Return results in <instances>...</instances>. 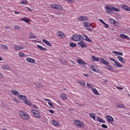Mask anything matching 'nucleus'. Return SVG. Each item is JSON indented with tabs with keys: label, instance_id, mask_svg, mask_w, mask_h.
<instances>
[{
	"label": "nucleus",
	"instance_id": "nucleus-27",
	"mask_svg": "<svg viewBox=\"0 0 130 130\" xmlns=\"http://www.w3.org/2000/svg\"><path fill=\"white\" fill-rule=\"evenodd\" d=\"M92 90V92L93 93L95 94V95H100V94L99 93V92H98V90H97V89H96V88H91Z\"/></svg>",
	"mask_w": 130,
	"mask_h": 130
},
{
	"label": "nucleus",
	"instance_id": "nucleus-17",
	"mask_svg": "<svg viewBox=\"0 0 130 130\" xmlns=\"http://www.w3.org/2000/svg\"><path fill=\"white\" fill-rule=\"evenodd\" d=\"M117 58H118V60L122 63H125V60L123 59L122 57L119 56H118Z\"/></svg>",
	"mask_w": 130,
	"mask_h": 130
},
{
	"label": "nucleus",
	"instance_id": "nucleus-13",
	"mask_svg": "<svg viewBox=\"0 0 130 130\" xmlns=\"http://www.w3.org/2000/svg\"><path fill=\"white\" fill-rule=\"evenodd\" d=\"M1 68L2 70H11V67L7 64H2Z\"/></svg>",
	"mask_w": 130,
	"mask_h": 130
},
{
	"label": "nucleus",
	"instance_id": "nucleus-8",
	"mask_svg": "<svg viewBox=\"0 0 130 130\" xmlns=\"http://www.w3.org/2000/svg\"><path fill=\"white\" fill-rule=\"evenodd\" d=\"M106 118L109 122H113L114 121V119L111 116L107 115L106 116Z\"/></svg>",
	"mask_w": 130,
	"mask_h": 130
},
{
	"label": "nucleus",
	"instance_id": "nucleus-45",
	"mask_svg": "<svg viewBox=\"0 0 130 130\" xmlns=\"http://www.w3.org/2000/svg\"><path fill=\"white\" fill-rule=\"evenodd\" d=\"M36 86L37 88H41V87H43V86H42V84L41 83L38 84L36 85Z\"/></svg>",
	"mask_w": 130,
	"mask_h": 130
},
{
	"label": "nucleus",
	"instance_id": "nucleus-35",
	"mask_svg": "<svg viewBox=\"0 0 130 130\" xmlns=\"http://www.w3.org/2000/svg\"><path fill=\"white\" fill-rule=\"evenodd\" d=\"M111 8H112L113 11H114V12H120V9H119V8H116L113 6H111Z\"/></svg>",
	"mask_w": 130,
	"mask_h": 130
},
{
	"label": "nucleus",
	"instance_id": "nucleus-4",
	"mask_svg": "<svg viewBox=\"0 0 130 130\" xmlns=\"http://www.w3.org/2000/svg\"><path fill=\"white\" fill-rule=\"evenodd\" d=\"M74 124L77 125V126H79V127H84V126H85V124H84L83 122L80 121L78 120H75L74 121Z\"/></svg>",
	"mask_w": 130,
	"mask_h": 130
},
{
	"label": "nucleus",
	"instance_id": "nucleus-43",
	"mask_svg": "<svg viewBox=\"0 0 130 130\" xmlns=\"http://www.w3.org/2000/svg\"><path fill=\"white\" fill-rule=\"evenodd\" d=\"M109 22H110L111 24H113L115 21V20L112 19V18H109Z\"/></svg>",
	"mask_w": 130,
	"mask_h": 130
},
{
	"label": "nucleus",
	"instance_id": "nucleus-40",
	"mask_svg": "<svg viewBox=\"0 0 130 130\" xmlns=\"http://www.w3.org/2000/svg\"><path fill=\"white\" fill-rule=\"evenodd\" d=\"M18 55H19V56H21V57L26 56V54H25V53H23L22 52H20L18 53Z\"/></svg>",
	"mask_w": 130,
	"mask_h": 130
},
{
	"label": "nucleus",
	"instance_id": "nucleus-2",
	"mask_svg": "<svg viewBox=\"0 0 130 130\" xmlns=\"http://www.w3.org/2000/svg\"><path fill=\"white\" fill-rule=\"evenodd\" d=\"M19 114L22 119H24L25 120H28L30 117L27 113L23 112V111H20L19 112Z\"/></svg>",
	"mask_w": 130,
	"mask_h": 130
},
{
	"label": "nucleus",
	"instance_id": "nucleus-29",
	"mask_svg": "<svg viewBox=\"0 0 130 130\" xmlns=\"http://www.w3.org/2000/svg\"><path fill=\"white\" fill-rule=\"evenodd\" d=\"M11 92L12 94H13V95H15V96L17 95H19V94H20V93H19L18 91L17 90H12L11 91Z\"/></svg>",
	"mask_w": 130,
	"mask_h": 130
},
{
	"label": "nucleus",
	"instance_id": "nucleus-20",
	"mask_svg": "<svg viewBox=\"0 0 130 130\" xmlns=\"http://www.w3.org/2000/svg\"><path fill=\"white\" fill-rule=\"evenodd\" d=\"M83 26H84V27H86V28H89V27H91L92 25L90 23H88L87 22H85L83 23Z\"/></svg>",
	"mask_w": 130,
	"mask_h": 130
},
{
	"label": "nucleus",
	"instance_id": "nucleus-50",
	"mask_svg": "<svg viewBox=\"0 0 130 130\" xmlns=\"http://www.w3.org/2000/svg\"><path fill=\"white\" fill-rule=\"evenodd\" d=\"M31 107L32 108H35V109H38V107H36L35 105L32 104L31 107Z\"/></svg>",
	"mask_w": 130,
	"mask_h": 130
},
{
	"label": "nucleus",
	"instance_id": "nucleus-14",
	"mask_svg": "<svg viewBox=\"0 0 130 130\" xmlns=\"http://www.w3.org/2000/svg\"><path fill=\"white\" fill-rule=\"evenodd\" d=\"M121 8L125 11H128V12H130V7L126 6L125 5H121Z\"/></svg>",
	"mask_w": 130,
	"mask_h": 130
},
{
	"label": "nucleus",
	"instance_id": "nucleus-63",
	"mask_svg": "<svg viewBox=\"0 0 130 130\" xmlns=\"http://www.w3.org/2000/svg\"><path fill=\"white\" fill-rule=\"evenodd\" d=\"M3 77H4V75H3V74L0 73V79H2V78H3Z\"/></svg>",
	"mask_w": 130,
	"mask_h": 130
},
{
	"label": "nucleus",
	"instance_id": "nucleus-26",
	"mask_svg": "<svg viewBox=\"0 0 130 130\" xmlns=\"http://www.w3.org/2000/svg\"><path fill=\"white\" fill-rule=\"evenodd\" d=\"M112 52L114 54H116V55H121V56H122L123 55V54H122V52H118V51H114Z\"/></svg>",
	"mask_w": 130,
	"mask_h": 130
},
{
	"label": "nucleus",
	"instance_id": "nucleus-25",
	"mask_svg": "<svg viewBox=\"0 0 130 130\" xmlns=\"http://www.w3.org/2000/svg\"><path fill=\"white\" fill-rule=\"evenodd\" d=\"M25 104H26L28 106H30V107H32V103H31V101L26 100L25 102H24Z\"/></svg>",
	"mask_w": 130,
	"mask_h": 130
},
{
	"label": "nucleus",
	"instance_id": "nucleus-32",
	"mask_svg": "<svg viewBox=\"0 0 130 130\" xmlns=\"http://www.w3.org/2000/svg\"><path fill=\"white\" fill-rule=\"evenodd\" d=\"M32 38L35 39V38H37V37L35 36V35H34V34H33L32 32H30L29 34V39H31Z\"/></svg>",
	"mask_w": 130,
	"mask_h": 130
},
{
	"label": "nucleus",
	"instance_id": "nucleus-19",
	"mask_svg": "<svg viewBox=\"0 0 130 130\" xmlns=\"http://www.w3.org/2000/svg\"><path fill=\"white\" fill-rule=\"evenodd\" d=\"M58 36L60 37V38H65L66 35H64V34L63 32H58Z\"/></svg>",
	"mask_w": 130,
	"mask_h": 130
},
{
	"label": "nucleus",
	"instance_id": "nucleus-23",
	"mask_svg": "<svg viewBox=\"0 0 130 130\" xmlns=\"http://www.w3.org/2000/svg\"><path fill=\"white\" fill-rule=\"evenodd\" d=\"M91 58L93 61H99V60H100V58L98 57H96L94 55L92 56Z\"/></svg>",
	"mask_w": 130,
	"mask_h": 130
},
{
	"label": "nucleus",
	"instance_id": "nucleus-55",
	"mask_svg": "<svg viewBox=\"0 0 130 130\" xmlns=\"http://www.w3.org/2000/svg\"><path fill=\"white\" fill-rule=\"evenodd\" d=\"M48 104H49V106H51V107H53V104H52V103L49 102Z\"/></svg>",
	"mask_w": 130,
	"mask_h": 130
},
{
	"label": "nucleus",
	"instance_id": "nucleus-31",
	"mask_svg": "<svg viewBox=\"0 0 130 130\" xmlns=\"http://www.w3.org/2000/svg\"><path fill=\"white\" fill-rule=\"evenodd\" d=\"M22 21H23L24 22H25V23H30V20L29 19L24 17L21 18Z\"/></svg>",
	"mask_w": 130,
	"mask_h": 130
},
{
	"label": "nucleus",
	"instance_id": "nucleus-10",
	"mask_svg": "<svg viewBox=\"0 0 130 130\" xmlns=\"http://www.w3.org/2000/svg\"><path fill=\"white\" fill-rule=\"evenodd\" d=\"M100 63H103V64H106L107 66H108V64H109V62H108V61L107 60H105L103 58H101L100 59Z\"/></svg>",
	"mask_w": 130,
	"mask_h": 130
},
{
	"label": "nucleus",
	"instance_id": "nucleus-49",
	"mask_svg": "<svg viewBox=\"0 0 130 130\" xmlns=\"http://www.w3.org/2000/svg\"><path fill=\"white\" fill-rule=\"evenodd\" d=\"M21 5H27V4H28V2H26V1H22L20 3Z\"/></svg>",
	"mask_w": 130,
	"mask_h": 130
},
{
	"label": "nucleus",
	"instance_id": "nucleus-24",
	"mask_svg": "<svg viewBox=\"0 0 130 130\" xmlns=\"http://www.w3.org/2000/svg\"><path fill=\"white\" fill-rule=\"evenodd\" d=\"M77 82L79 85H81V86H82L83 87L86 85V82H85V81L79 80Z\"/></svg>",
	"mask_w": 130,
	"mask_h": 130
},
{
	"label": "nucleus",
	"instance_id": "nucleus-39",
	"mask_svg": "<svg viewBox=\"0 0 130 130\" xmlns=\"http://www.w3.org/2000/svg\"><path fill=\"white\" fill-rule=\"evenodd\" d=\"M37 47L38 48H39V49L41 50L42 51H43V50H46V49L44 48V47H43L42 46L39 45H37Z\"/></svg>",
	"mask_w": 130,
	"mask_h": 130
},
{
	"label": "nucleus",
	"instance_id": "nucleus-12",
	"mask_svg": "<svg viewBox=\"0 0 130 130\" xmlns=\"http://www.w3.org/2000/svg\"><path fill=\"white\" fill-rule=\"evenodd\" d=\"M78 43L80 45V46L82 47V48H87V45L85 44V42L81 41V42H78Z\"/></svg>",
	"mask_w": 130,
	"mask_h": 130
},
{
	"label": "nucleus",
	"instance_id": "nucleus-11",
	"mask_svg": "<svg viewBox=\"0 0 130 130\" xmlns=\"http://www.w3.org/2000/svg\"><path fill=\"white\" fill-rule=\"evenodd\" d=\"M88 18L87 16H81L78 18L79 21H88Z\"/></svg>",
	"mask_w": 130,
	"mask_h": 130
},
{
	"label": "nucleus",
	"instance_id": "nucleus-18",
	"mask_svg": "<svg viewBox=\"0 0 130 130\" xmlns=\"http://www.w3.org/2000/svg\"><path fill=\"white\" fill-rule=\"evenodd\" d=\"M91 70L92 71H93V72H95V73H98L99 72L98 68H97V67L96 66H92L91 67Z\"/></svg>",
	"mask_w": 130,
	"mask_h": 130
},
{
	"label": "nucleus",
	"instance_id": "nucleus-6",
	"mask_svg": "<svg viewBox=\"0 0 130 130\" xmlns=\"http://www.w3.org/2000/svg\"><path fill=\"white\" fill-rule=\"evenodd\" d=\"M105 9H107L106 11V13H107V14H110L113 12L111 7H110L109 6H106Z\"/></svg>",
	"mask_w": 130,
	"mask_h": 130
},
{
	"label": "nucleus",
	"instance_id": "nucleus-16",
	"mask_svg": "<svg viewBox=\"0 0 130 130\" xmlns=\"http://www.w3.org/2000/svg\"><path fill=\"white\" fill-rule=\"evenodd\" d=\"M120 37L122 39H127V40H130L129 37L128 36L124 35V34H121L120 35Z\"/></svg>",
	"mask_w": 130,
	"mask_h": 130
},
{
	"label": "nucleus",
	"instance_id": "nucleus-64",
	"mask_svg": "<svg viewBox=\"0 0 130 130\" xmlns=\"http://www.w3.org/2000/svg\"><path fill=\"white\" fill-rule=\"evenodd\" d=\"M83 75L84 76H85V77H89V74H84Z\"/></svg>",
	"mask_w": 130,
	"mask_h": 130
},
{
	"label": "nucleus",
	"instance_id": "nucleus-58",
	"mask_svg": "<svg viewBox=\"0 0 130 130\" xmlns=\"http://www.w3.org/2000/svg\"><path fill=\"white\" fill-rule=\"evenodd\" d=\"M100 122H101L102 123H105V121H104L103 119H101Z\"/></svg>",
	"mask_w": 130,
	"mask_h": 130
},
{
	"label": "nucleus",
	"instance_id": "nucleus-44",
	"mask_svg": "<svg viewBox=\"0 0 130 130\" xmlns=\"http://www.w3.org/2000/svg\"><path fill=\"white\" fill-rule=\"evenodd\" d=\"M114 26H119V23H118V22L116 21L115 20V21L114 22V23H113Z\"/></svg>",
	"mask_w": 130,
	"mask_h": 130
},
{
	"label": "nucleus",
	"instance_id": "nucleus-22",
	"mask_svg": "<svg viewBox=\"0 0 130 130\" xmlns=\"http://www.w3.org/2000/svg\"><path fill=\"white\" fill-rule=\"evenodd\" d=\"M42 41L44 42V43L46 44V45H48V46H51V44H50V42L45 39L43 40Z\"/></svg>",
	"mask_w": 130,
	"mask_h": 130
},
{
	"label": "nucleus",
	"instance_id": "nucleus-1",
	"mask_svg": "<svg viewBox=\"0 0 130 130\" xmlns=\"http://www.w3.org/2000/svg\"><path fill=\"white\" fill-rule=\"evenodd\" d=\"M73 41H84V37L81 35H75L71 37Z\"/></svg>",
	"mask_w": 130,
	"mask_h": 130
},
{
	"label": "nucleus",
	"instance_id": "nucleus-9",
	"mask_svg": "<svg viewBox=\"0 0 130 130\" xmlns=\"http://www.w3.org/2000/svg\"><path fill=\"white\" fill-rule=\"evenodd\" d=\"M77 62L81 66H86V64H87V63L81 59H78L77 60Z\"/></svg>",
	"mask_w": 130,
	"mask_h": 130
},
{
	"label": "nucleus",
	"instance_id": "nucleus-3",
	"mask_svg": "<svg viewBox=\"0 0 130 130\" xmlns=\"http://www.w3.org/2000/svg\"><path fill=\"white\" fill-rule=\"evenodd\" d=\"M30 112H31V113L34 114L35 117L39 119L41 118V117L40 116V113L38 110H32Z\"/></svg>",
	"mask_w": 130,
	"mask_h": 130
},
{
	"label": "nucleus",
	"instance_id": "nucleus-52",
	"mask_svg": "<svg viewBox=\"0 0 130 130\" xmlns=\"http://www.w3.org/2000/svg\"><path fill=\"white\" fill-rule=\"evenodd\" d=\"M13 101H14L15 102H16V103H19V102H20V101L16 98H13Z\"/></svg>",
	"mask_w": 130,
	"mask_h": 130
},
{
	"label": "nucleus",
	"instance_id": "nucleus-38",
	"mask_svg": "<svg viewBox=\"0 0 130 130\" xmlns=\"http://www.w3.org/2000/svg\"><path fill=\"white\" fill-rule=\"evenodd\" d=\"M115 64L118 68H122V64H120L119 62L116 61Z\"/></svg>",
	"mask_w": 130,
	"mask_h": 130
},
{
	"label": "nucleus",
	"instance_id": "nucleus-53",
	"mask_svg": "<svg viewBox=\"0 0 130 130\" xmlns=\"http://www.w3.org/2000/svg\"><path fill=\"white\" fill-rule=\"evenodd\" d=\"M104 25H105V28H109V25H108V24H107L105 22Z\"/></svg>",
	"mask_w": 130,
	"mask_h": 130
},
{
	"label": "nucleus",
	"instance_id": "nucleus-42",
	"mask_svg": "<svg viewBox=\"0 0 130 130\" xmlns=\"http://www.w3.org/2000/svg\"><path fill=\"white\" fill-rule=\"evenodd\" d=\"M1 47L3 49H8L9 47L7 46V45H1Z\"/></svg>",
	"mask_w": 130,
	"mask_h": 130
},
{
	"label": "nucleus",
	"instance_id": "nucleus-15",
	"mask_svg": "<svg viewBox=\"0 0 130 130\" xmlns=\"http://www.w3.org/2000/svg\"><path fill=\"white\" fill-rule=\"evenodd\" d=\"M26 60L30 63H35V60L34 59H32L31 58H27Z\"/></svg>",
	"mask_w": 130,
	"mask_h": 130
},
{
	"label": "nucleus",
	"instance_id": "nucleus-33",
	"mask_svg": "<svg viewBox=\"0 0 130 130\" xmlns=\"http://www.w3.org/2000/svg\"><path fill=\"white\" fill-rule=\"evenodd\" d=\"M69 45H70V47H77V44H76L74 42L70 43Z\"/></svg>",
	"mask_w": 130,
	"mask_h": 130
},
{
	"label": "nucleus",
	"instance_id": "nucleus-59",
	"mask_svg": "<svg viewBox=\"0 0 130 130\" xmlns=\"http://www.w3.org/2000/svg\"><path fill=\"white\" fill-rule=\"evenodd\" d=\"M49 111L50 113H52V114H53V113H54V112L52 110H49Z\"/></svg>",
	"mask_w": 130,
	"mask_h": 130
},
{
	"label": "nucleus",
	"instance_id": "nucleus-37",
	"mask_svg": "<svg viewBox=\"0 0 130 130\" xmlns=\"http://www.w3.org/2000/svg\"><path fill=\"white\" fill-rule=\"evenodd\" d=\"M89 116H90V117L92 118V119H93L94 120H95L96 116H95V115H94V113H90V114H89Z\"/></svg>",
	"mask_w": 130,
	"mask_h": 130
},
{
	"label": "nucleus",
	"instance_id": "nucleus-47",
	"mask_svg": "<svg viewBox=\"0 0 130 130\" xmlns=\"http://www.w3.org/2000/svg\"><path fill=\"white\" fill-rule=\"evenodd\" d=\"M76 104H78V106H80V107H84V106H85V104H79L78 103H76Z\"/></svg>",
	"mask_w": 130,
	"mask_h": 130
},
{
	"label": "nucleus",
	"instance_id": "nucleus-57",
	"mask_svg": "<svg viewBox=\"0 0 130 130\" xmlns=\"http://www.w3.org/2000/svg\"><path fill=\"white\" fill-rule=\"evenodd\" d=\"M87 30H88V31H90V32H92V31H93V30L89 27H87L86 28Z\"/></svg>",
	"mask_w": 130,
	"mask_h": 130
},
{
	"label": "nucleus",
	"instance_id": "nucleus-48",
	"mask_svg": "<svg viewBox=\"0 0 130 130\" xmlns=\"http://www.w3.org/2000/svg\"><path fill=\"white\" fill-rule=\"evenodd\" d=\"M101 126H102V127H103L104 128H107L108 127V126H107V125H106V124H102Z\"/></svg>",
	"mask_w": 130,
	"mask_h": 130
},
{
	"label": "nucleus",
	"instance_id": "nucleus-28",
	"mask_svg": "<svg viewBox=\"0 0 130 130\" xmlns=\"http://www.w3.org/2000/svg\"><path fill=\"white\" fill-rule=\"evenodd\" d=\"M52 124L55 126H58V125H59V123H58L57 121L54 120H52Z\"/></svg>",
	"mask_w": 130,
	"mask_h": 130
},
{
	"label": "nucleus",
	"instance_id": "nucleus-5",
	"mask_svg": "<svg viewBox=\"0 0 130 130\" xmlns=\"http://www.w3.org/2000/svg\"><path fill=\"white\" fill-rule=\"evenodd\" d=\"M51 8L52 9H54L55 10H59L60 11H61V10H62V7H61L60 5L56 4H54L51 6Z\"/></svg>",
	"mask_w": 130,
	"mask_h": 130
},
{
	"label": "nucleus",
	"instance_id": "nucleus-7",
	"mask_svg": "<svg viewBox=\"0 0 130 130\" xmlns=\"http://www.w3.org/2000/svg\"><path fill=\"white\" fill-rule=\"evenodd\" d=\"M18 98H19L20 100H22L23 101H24V102H25L26 101H27V100H28V99L27 98V97L23 95H18Z\"/></svg>",
	"mask_w": 130,
	"mask_h": 130
},
{
	"label": "nucleus",
	"instance_id": "nucleus-62",
	"mask_svg": "<svg viewBox=\"0 0 130 130\" xmlns=\"http://www.w3.org/2000/svg\"><path fill=\"white\" fill-rule=\"evenodd\" d=\"M1 106L2 107H6V105L4 104V103H2Z\"/></svg>",
	"mask_w": 130,
	"mask_h": 130
},
{
	"label": "nucleus",
	"instance_id": "nucleus-34",
	"mask_svg": "<svg viewBox=\"0 0 130 130\" xmlns=\"http://www.w3.org/2000/svg\"><path fill=\"white\" fill-rule=\"evenodd\" d=\"M60 98H62L63 100H67V95L64 93H62L60 94Z\"/></svg>",
	"mask_w": 130,
	"mask_h": 130
},
{
	"label": "nucleus",
	"instance_id": "nucleus-46",
	"mask_svg": "<svg viewBox=\"0 0 130 130\" xmlns=\"http://www.w3.org/2000/svg\"><path fill=\"white\" fill-rule=\"evenodd\" d=\"M14 28L16 29L17 30H21V27L19 26V25H15L14 26Z\"/></svg>",
	"mask_w": 130,
	"mask_h": 130
},
{
	"label": "nucleus",
	"instance_id": "nucleus-41",
	"mask_svg": "<svg viewBox=\"0 0 130 130\" xmlns=\"http://www.w3.org/2000/svg\"><path fill=\"white\" fill-rule=\"evenodd\" d=\"M117 107H118V108H124V106L123 104H119V105H117Z\"/></svg>",
	"mask_w": 130,
	"mask_h": 130
},
{
	"label": "nucleus",
	"instance_id": "nucleus-54",
	"mask_svg": "<svg viewBox=\"0 0 130 130\" xmlns=\"http://www.w3.org/2000/svg\"><path fill=\"white\" fill-rule=\"evenodd\" d=\"M96 120H97V121H99V122H100V121L101 120V119L100 118V117H96Z\"/></svg>",
	"mask_w": 130,
	"mask_h": 130
},
{
	"label": "nucleus",
	"instance_id": "nucleus-51",
	"mask_svg": "<svg viewBox=\"0 0 130 130\" xmlns=\"http://www.w3.org/2000/svg\"><path fill=\"white\" fill-rule=\"evenodd\" d=\"M87 87L90 88L91 89L93 88V86L90 84V83H87Z\"/></svg>",
	"mask_w": 130,
	"mask_h": 130
},
{
	"label": "nucleus",
	"instance_id": "nucleus-56",
	"mask_svg": "<svg viewBox=\"0 0 130 130\" xmlns=\"http://www.w3.org/2000/svg\"><path fill=\"white\" fill-rule=\"evenodd\" d=\"M110 60H112V61H113L115 63V62H116V61L115 60V59L112 58H110Z\"/></svg>",
	"mask_w": 130,
	"mask_h": 130
},
{
	"label": "nucleus",
	"instance_id": "nucleus-60",
	"mask_svg": "<svg viewBox=\"0 0 130 130\" xmlns=\"http://www.w3.org/2000/svg\"><path fill=\"white\" fill-rule=\"evenodd\" d=\"M99 21L101 22L102 24H104L105 23V22H104V21H103L102 19H99Z\"/></svg>",
	"mask_w": 130,
	"mask_h": 130
},
{
	"label": "nucleus",
	"instance_id": "nucleus-30",
	"mask_svg": "<svg viewBox=\"0 0 130 130\" xmlns=\"http://www.w3.org/2000/svg\"><path fill=\"white\" fill-rule=\"evenodd\" d=\"M84 37H85V41H87V42L91 43L92 42V41L89 39V38L88 37V36H86L85 35H83Z\"/></svg>",
	"mask_w": 130,
	"mask_h": 130
},
{
	"label": "nucleus",
	"instance_id": "nucleus-21",
	"mask_svg": "<svg viewBox=\"0 0 130 130\" xmlns=\"http://www.w3.org/2000/svg\"><path fill=\"white\" fill-rule=\"evenodd\" d=\"M14 49H15V50H21V49H24V47L15 46L14 47Z\"/></svg>",
	"mask_w": 130,
	"mask_h": 130
},
{
	"label": "nucleus",
	"instance_id": "nucleus-61",
	"mask_svg": "<svg viewBox=\"0 0 130 130\" xmlns=\"http://www.w3.org/2000/svg\"><path fill=\"white\" fill-rule=\"evenodd\" d=\"M25 9L28 10V11H29L30 12L32 11V9H30L29 7H26Z\"/></svg>",
	"mask_w": 130,
	"mask_h": 130
},
{
	"label": "nucleus",
	"instance_id": "nucleus-36",
	"mask_svg": "<svg viewBox=\"0 0 130 130\" xmlns=\"http://www.w3.org/2000/svg\"><path fill=\"white\" fill-rule=\"evenodd\" d=\"M107 70H109V71H110L111 72H114V70H113V68L109 65L107 66Z\"/></svg>",
	"mask_w": 130,
	"mask_h": 130
}]
</instances>
